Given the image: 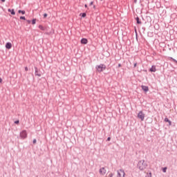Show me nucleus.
Returning a JSON list of instances; mask_svg holds the SVG:
<instances>
[{
	"mask_svg": "<svg viewBox=\"0 0 177 177\" xmlns=\"http://www.w3.org/2000/svg\"><path fill=\"white\" fill-rule=\"evenodd\" d=\"M138 168H139L140 171H145V169L147 168V163L145 160H140L138 163Z\"/></svg>",
	"mask_w": 177,
	"mask_h": 177,
	"instance_id": "nucleus-1",
	"label": "nucleus"
},
{
	"mask_svg": "<svg viewBox=\"0 0 177 177\" xmlns=\"http://www.w3.org/2000/svg\"><path fill=\"white\" fill-rule=\"evenodd\" d=\"M96 70L97 73H102V71H104L106 70V65L104 64H100L96 66Z\"/></svg>",
	"mask_w": 177,
	"mask_h": 177,
	"instance_id": "nucleus-2",
	"label": "nucleus"
},
{
	"mask_svg": "<svg viewBox=\"0 0 177 177\" xmlns=\"http://www.w3.org/2000/svg\"><path fill=\"white\" fill-rule=\"evenodd\" d=\"M145 113H143V111H140L138 114V118L141 120V121H145Z\"/></svg>",
	"mask_w": 177,
	"mask_h": 177,
	"instance_id": "nucleus-3",
	"label": "nucleus"
},
{
	"mask_svg": "<svg viewBox=\"0 0 177 177\" xmlns=\"http://www.w3.org/2000/svg\"><path fill=\"white\" fill-rule=\"evenodd\" d=\"M20 136L22 139H26L27 138V131L26 130H23L21 133H20Z\"/></svg>",
	"mask_w": 177,
	"mask_h": 177,
	"instance_id": "nucleus-4",
	"label": "nucleus"
},
{
	"mask_svg": "<svg viewBox=\"0 0 177 177\" xmlns=\"http://www.w3.org/2000/svg\"><path fill=\"white\" fill-rule=\"evenodd\" d=\"M118 175L119 177H125V171L122 169H120L118 171Z\"/></svg>",
	"mask_w": 177,
	"mask_h": 177,
	"instance_id": "nucleus-5",
	"label": "nucleus"
},
{
	"mask_svg": "<svg viewBox=\"0 0 177 177\" xmlns=\"http://www.w3.org/2000/svg\"><path fill=\"white\" fill-rule=\"evenodd\" d=\"M99 172L100 175H106V172H107V171L104 167H102L101 169H100Z\"/></svg>",
	"mask_w": 177,
	"mask_h": 177,
	"instance_id": "nucleus-6",
	"label": "nucleus"
},
{
	"mask_svg": "<svg viewBox=\"0 0 177 177\" xmlns=\"http://www.w3.org/2000/svg\"><path fill=\"white\" fill-rule=\"evenodd\" d=\"M141 88L144 92H149V86H141Z\"/></svg>",
	"mask_w": 177,
	"mask_h": 177,
	"instance_id": "nucleus-7",
	"label": "nucleus"
},
{
	"mask_svg": "<svg viewBox=\"0 0 177 177\" xmlns=\"http://www.w3.org/2000/svg\"><path fill=\"white\" fill-rule=\"evenodd\" d=\"M81 44H82L83 45H86V44H88V39L85 38L82 39Z\"/></svg>",
	"mask_w": 177,
	"mask_h": 177,
	"instance_id": "nucleus-8",
	"label": "nucleus"
},
{
	"mask_svg": "<svg viewBox=\"0 0 177 177\" xmlns=\"http://www.w3.org/2000/svg\"><path fill=\"white\" fill-rule=\"evenodd\" d=\"M6 49H12V43L8 42L6 44Z\"/></svg>",
	"mask_w": 177,
	"mask_h": 177,
	"instance_id": "nucleus-9",
	"label": "nucleus"
},
{
	"mask_svg": "<svg viewBox=\"0 0 177 177\" xmlns=\"http://www.w3.org/2000/svg\"><path fill=\"white\" fill-rule=\"evenodd\" d=\"M8 12H9L10 13H11V15H12L13 16H15V15H16V12H15V9H10V8H9V9H8Z\"/></svg>",
	"mask_w": 177,
	"mask_h": 177,
	"instance_id": "nucleus-10",
	"label": "nucleus"
},
{
	"mask_svg": "<svg viewBox=\"0 0 177 177\" xmlns=\"http://www.w3.org/2000/svg\"><path fill=\"white\" fill-rule=\"evenodd\" d=\"M39 30H41V31H45V30H46V28L42 25H39Z\"/></svg>",
	"mask_w": 177,
	"mask_h": 177,
	"instance_id": "nucleus-11",
	"label": "nucleus"
},
{
	"mask_svg": "<svg viewBox=\"0 0 177 177\" xmlns=\"http://www.w3.org/2000/svg\"><path fill=\"white\" fill-rule=\"evenodd\" d=\"M150 71L151 73H156V66H152V67L150 68Z\"/></svg>",
	"mask_w": 177,
	"mask_h": 177,
	"instance_id": "nucleus-12",
	"label": "nucleus"
},
{
	"mask_svg": "<svg viewBox=\"0 0 177 177\" xmlns=\"http://www.w3.org/2000/svg\"><path fill=\"white\" fill-rule=\"evenodd\" d=\"M165 122H168V123H169V125H171V120H168L167 118H165Z\"/></svg>",
	"mask_w": 177,
	"mask_h": 177,
	"instance_id": "nucleus-13",
	"label": "nucleus"
},
{
	"mask_svg": "<svg viewBox=\"0 0 177 177\" xmlns=\"http://www.w3.org/2000/svg\"><path fill=\"white\" fill-rule=\"evenodd\" d=\"M136 21H137V24H142V21H140L139 17H137L136 18Z\"/></svg>",
	"mask_w": 177,
	"mask_h": 177,
	"instance_id": "nucleus-14",
	"label": "nucleus"
},
{
	"mask_svg": "<svg viewBox=\"0 0 177 177\" xmlns=\"http://www.w3.org/2000/svg\"><path fill=\"white\" fill-rule=\"evenodd\" d=\"M18 12H19V13H21L22 15H26V11H24V10H19L18 11Z\"/></svg>",
	"mask_w": 177,
	"mask_h": 177,
	"instance_id": "nucleus-15",
	"label": "nucleus"
},
{
	"mask_svg": "<svg viewBox=\"0 0 177 177\" xmlns=\"http://www.w3.org/2000/svg\"><path fill=\"white\" fill-rule=\"evenodd\" d=\"M80 16H82V17H86V13H82L80 14Z\"/></svg>",
	"mask_w": 177,
	"mask_h": 177,
	"instance_id": "nucleus-16",
	"label": "nucleus"
},
{
	"mask_svg": "<svg viewBox=\"0 0 177 177\" xmlns=\"http://www.w3.org/2000/svg\"><path fill=\"white\" fill-rule=\"evenodd\" d=\"M35 23H37V19H33L32 21V24H35Z\"/></svg>",
	"mask_w": 177,
	"mask_h": 177,
	"instance_id": "nucleus-17",
	"label": "nucleus"
},
{
	"mask_svg": "<svg viewBox=\"0 0 177 177\" xmlns=\"http://www.w3.org/2000/svg\"><path fill=\"white\" fill-rule=\"evenodd\" d=\"M35 73H36V75H37V77H41V74L37 73H38L37 70L35 71Z\"/></svg>",
	"mask_w": 177,
	"mask_h": 177,
	"instance_id": "nucleus-18",
	"label": "nucleus"
},
{
	"mask_svg": "<svg viewBox=\"0 0 177 177\" xmlns=\"http://www.w3.org/2000/svg\"><path fill=\"white\" fill-rule=\"evenodd\" d=\"M145 177H151V173L147 174Z\"/></svg>",
	"mask_w": 177,
	"mask_h": 177,
	"instance_id": "nucleus-19",
	"label": "nucleus"
},
{
	"mask_svg": "<svg viewBox=\"0 0 177 177\" xmlns=\"http://www.w3.org/2000/svg\"><path fill=\"white\" fill-rule=\"evenodd\" d=\"M21 20H26V17H20Z\"/></svg>",
	"mask_w": 177,
	"mask_h": 177,
	"instance_id": "nucleus-20",
	"label": "nucleus"
},
{
	"mask_svg": "<svg viewBox=\"0 0 177 177\" xmlns=\"http://www.w3.org/2000/svg\"><path fill=\"white\" fill-rule=\"evenodd\" d=\"M162 171H163V172H167V167L163 168V169H162Z\"/></svg>",
	"mask_w": 177,
	"mask_h": 177,
	"instance_id": "nucleus-21",
	"label": "nucleus"
},
{
	"mask_svg": "<svg viewBox=\"0 0 177 177\" xmlns=\"http://www.w3.org/2000/svg\"><path fill=\"white\" fill-rule=\"evenodd\" d=\"M46 17H48V14H46V13H45V14L44 15V18L46 19Z\"/></svg>",
	"mask_w": 177,
	"mask_h": 177,
	"instance_id": "nucleus-22",
	"label": "nucleus"
},
{
	"mask_svg": "<svg viewBox=\"0 0 177 177\" xmlns=\"http://www.w3.org/2000/svg\"><path fill=\"white\" fill-rule=\"evenodd\" d=\"M35 143H37V140H36V139H34V140H33V145H35Z\"/></svg>",
	"mask_w": 177,
	"mask_h": 177,
	"instance_id": "nucleus-23",
	"label": "nucleus"
},
{
	"mask_svg": "<svg viewBox=\"0 0 177 177\" xmlns=\"http://www.w3.org/2000/svg\"><path fill=\"white\" fill-rule=\"evenodd\" d=\"M25 71H28V67L26 66V67H25Z\"/></svg>",
	"mask_w": 177,
	"mask_h": 177,
	"instance_id": "nucleus-24",
	"label": "nucleus"
},
{
	"mask_svg": "<svg viewBox=\"0 0 177 177\" xmlns=\"http://www.w3.org/2000/svg\"><path fill=\"white\" fill-rule=\"evenodd\" d=\"M19 122V120H17V121L15 122V124H18Z\"/></svg>",
	"mask_w": 177,
	"mask_h": 177,
	"instance_id": "nucleus-25",
	"label": "nucleus"
},
{
	"mask_svg": "<svg viewBox=\"0 0 177 177\" xmlns=\"http://www.w3.org/2000/svg\"><path fill=\"white\" fill-rule=\"evenodd\" d=\"M92 5H93V1H91V2L90 3V6H92Z\"/></svg>",
	"mask_w": 177,
	"mask_h": 177,
	"instance_id": "nucleus-26",
	"label": "nucleus"
},
{
	"mask_svg": "<svg viewBox=\"0 0 177 177\" xmlns=\"http://www.w3.org/2000/svg\"><path fill=\"white\" fill-rule=\"evenodd\" d=\"M27 23H28V24H30L31 23V21L27 20Z\"/></svg>",
	"mask_w": 177,
	"mask_h": 177,
	"instance_id": "nucleus-27",
	"label": "nucleus"
},
{
	"mask_svg": "<svg viewBox=\"0 0 177 177\" xmlns=\"http://www.w3.org/2000/svg\"><path fill=\"white\" fill-rule=\"evenodd\" d=\"M107 140L109 142V140H111V138L109 137V138H107Z\"/></svg>",
	"mask_w": 177,
	"mask_h": 177,
	"instance_id": "nucleus-28",
	"label": "nucleus"
},
{
	"mask_svg": "<svg viewBox=\"0 0 177 177\" xmlns=\"http://www.w3.org/2000/svg\"><path fill=\"white\" fill-rule=\"evenodd\" d=\"M2 81H3L2 78L0 77V84H2Z\"/></svg>",
	"mask_w": 177,
	"mask_h": 177,
	"instance_id": "nucleus-29",
	"label": "nucleus"
},
{
	"mask_svg": "<svg viewBox=\"0 0 177 177\" xmlns=\"http://www.w3.org/2000/svg\"><path fill=\"white\" fill-rule=\"evenodd\" d=\"M84 8H88V5L85 4Z\"/></svg>",
	"mask_w": 177,
	"mask_h": 177,
	"instance_id": "nucleus-30",
	"label": "nucleus"
},
{
	"mask_svg": "<svg viewBox=\"0 0 177 177\" xmlns=\"http://www.w3.org/2000/svg\"><path fill=\"white\" fill-rule=\"evenodd\" d=\"M93 9H96V6H93Z\"/></svg>",
	"mask_w": 177,
	"mask_h": 177,
	"instance_id": "nucleus-31",
	"label": "nucleus"
},
{
	"mask_svg": "<svg viewBox=\"0 0 177 177\" xmlns=\"http://www.w3.org/2000/svg\"><path fill=\"white\" fill-rule=\"evenodd\" d=\"M136 66H137V64L136 63L134 64V67H136Z\"/></svg>",
	"mask_w": 177,
	"mask_h": 177,
	"instance_id": "nucleus-32",
	"label": "nucleus"
},
{
	"mask_svg": "<svg viewBox=\"0 0 177 177\" xmlns=\"http://www.w3.org/2000/svg\"><path fill=\"white\" fill-rule=\"evenodd\" d=\"M118 67H121V64H118Z\"/></svg>",
	"mask_w": 177,
	"mask_h": 177,
	"instance_id": "nucleus-33",
	"label": "nucleus"
}]
</instances>
